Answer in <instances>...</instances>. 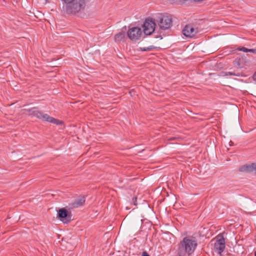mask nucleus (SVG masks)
<instances>
[{"label": "nucleus", "instance_id": "obj_1", "mask_svg": "<svg viewBox=\"0 0 256 256\" xmlns=\"http://www.w3.org/2000/svg\"><path fill=\"white\" fill-rule=\"evenodd\" d=\"M180 253L182 256H190L195 250L197 241L192 236H186L180 242Z\"/></svg>", "mask_w": 256, "mask_h": 256}, {"label": "nucleus", "instance_id": "obj_2", "mask_svg": "<svg viewBox=\"0 0 256 256\" xmlns=\"http://www.w3.org/2000/svg\"><path fill=\"white\" fill-rule=\"evenodd\" d=\"M66 13L74 15L80 11V0H62Z\"/></svg>", "mask_w": 256, "mask_h": 256}, {"label": "nucleus", "instance_id": "obj_3", "mask_svg": "<svg viewBox=\"0 0 256 256\" xmlns=\"http://www.w3.org/2000/svg\"><path fill=\"white\" fill-rule=\"evenodd\" d=\"M28 114L30 116H34L38 118L42 119L43 120H46L47 122L55 124H62V122L60 121L59 120L54 118L50 116L47 114H44L40 112H39L35 108H32V109H30L27 110Z\"/></svg>", "mask_w": 256, "mask_h": 256}, {"label": "nucleus", "instance_id": "obj_4", "mask_svg": "<svg viewBox=\"0 0 256 256\" xmlns=\"http://www.w3.org/2000/svg\"><path fill=\"white\" fill-rule=\"evenodd\" d=\"M157 22L160 28L164 30L168 29L172 26V18L160 14Z\"/></svg>", "mask_w": 256, "mask_h": 256}, {"label": "nucleus", "instance_id": "obj_5", "mask_svg": "<svg viewBox=\"0 0 256 256\" xmlns=\"http://www.w3.org/2000/svg\"><path fill=\"white\" fill-rule=\"evenodd\" d=\"M226 247V242L222 236L218 235L214 244V250L215 252L221 254L224 250Z\"/></svg>", "mask_w": 256, "mask_h": 256}, {"label": "nucleus", "instance_id": "obj_6", "mask_svg": "<svg viewBox=\"0 0 256 256\" xmlns=\"http://www.w3.org/2000/svg\"><path fill=\"white\" fill-rule=\"evenodd\" d=\"M144 32L146 35H150L154 30L156 23L152 18L146 20L144 25Z\"/></svg>", "mask_w": 256, "mask_h": 256}, {"label": "nucleus", "instance_id": "obj_7", "mask_svg": "<svg viewBox=\"0 0 256 256\" xmlns=\"http://www.w3.org/2000/svg\"><path fill=\"white\" fill-rule=\"evenodd\" d=\"M127 34L130 39L132 40H136L140 38L142 34L141 28L138 27H133L130 28Z\"/></svg>", "mask_w": 256, "mask_h": 256}, {"label": "nucleus", "instance_id": "obj_8", "mask_svg": "<svg viewBox=\"0 0 256 256\" xmlns=\"http://www.w3.org/2000/svg\"><path fill=\"white\" fill-rule=\"evenodd\" d=\"M183 34L188 38H193L198 33V28H194L191 24L186 25L182 30Z\"/></svg>", "mask_w": 256, "mask_h": 256}, {"label": "nucleus", "instance_id": "obj_9", "mask_svg": "<svg viewBox=\"0 0 256 256\" xmlns=\"http://www.w3.org/2000/svg\"><path fill=\"white\" fill-rule=\"evenodd\" d=\"M58 216L59 218L65 224L68 222L70 220V218L68 215V212L64 208H62L58 210Z\"/></svg>", "mask_w": 256, "mask_h": 256}, {"label": "nucleus", "instance_id": "obj_10", "mask_svg": "<svg viewBox=\"0 0 256 256\" xmlns=\"http://www.w3.org/2000/svg\"><path fill=\"white\" fill-rule=\"evenodd\" d=\"M239 170L242 172H252L256 175V164L244 165L240 168Z\"/></svg>", "mask_w": 256, "mask_h": 256}, {"label": "nucleus", "instance_id": "obj_11", "mask_svg": "<svg viewBox=\"0 0 256 256\" xmlns=\"http://www.w3.org/2000/svg\"><path fill=\"white\" fill-rule=\"evenodd\" d=\"M125 38V34L124 32H120L114 36V40L116 42H119L124 40Z\"/></svg>", "mask_w": 256, "mask_h": 256}, {"label": "nucleus", "instance_id": "obj_12", "mask_svg": "<svg viewBox=\"0 0 256 256\" xmlns=\"http://www.w3.org/2000/svg\"><path fill=\"white\" fill-rule=\"evenodd\" d=\"M156 48V47L154 46H150L148 47L140 48V50L142 52L144 51H151Z\"/></svg>", "mask_w": 256, "mask_h": 256}, {"label": "nucleus", "instance_id": "obj_13", "mask_svg": "<svg viewBox=\"0 0 256 256\" xmlns=\"http://www.w3.org/2000/svg\"><path fill=\"white\" fill-rule=\"evenodd\" d=\"M224 76H240V73L236 74L235 72H224Z\"/></svg>", "mask_w": 256, "mask_h": 256}, {"label": "nucleus", "instance_id": "obj_14", "mask_svg": "<svg viewBox=\"0 0 256 256\" xmlns=\"http://www.w3.org/2000/svg\"><path fill=\"white\" fill-rule=\"evenodd\" d=\"M243 57H242L241 58H240L238 60V65L241 67L243 66Z\"/></svg>", "mask_w": 256, "mask_h": 256}, {"label": "nucleus", "instance_id": "obj_15", "mask_svg": "<svg viewBox=\"0 0 256 256\" xmlns=\"http://www.w3.org/2000/svg\"><path fill=\"white\" fill-rule=\"evenodd\" d=\"M238 50L242 51L245 52H249L250 49L247 48L245 47H242L238 49Z\"/></svg>", "mask_w": 256, "mask_h": 256}, {"label": "nucleus", "instance_id": "obj_16", "mask_svg": "<svg viewBox=\"0 0 256 256\" xmlns=\"http://www.w3.org/2000/svg\"><path fill=\"white\" fill-rule=\"evenodd\" d=\"M90 0H81V10L84 9L85 7L86 4H85V1L88 2Z\"/></svg>", "mask_w": 256, "mask_h": 256}, {"label": "nucleus", "instance_id": "obj_17", "mask_svg": "<svg viewBox=\"0 0 256 256\" xmlns=\"http://www.w3.org/2000/svg\"><path fill=\"white\" fill-rule=\"evenodd\" d=\"M142 256H150L146 252H144Z\"/></svg>", "mask_w": 256, "mask_h": 256}, {"label": "nucleus", "instance_id": "obj_18", "mask_svg": "<svg viewBox=\"0 0 256 256\" xmlns=\"http://www.w3.org/2000/svg\"><path fill=\"white\" fill-rule=\"evenodd\" d=\"M249 52L256 54V49H250Z\"/></svg>", "mask_w": 256, "mask_h": 256}, {"label": "nucleus", "instance_id": "obj_19", "mask_svg": "<svg viewBox=\"0 0 256 256\" xmlns=\"http://www.w3.org/2000/svg\"><path fill=\"white\" fill-rule=\"evenodd\" d=\"M85 202V200H84V197L83 196L82 198H81V206L84 204V203Z\"/></svg>", "mask_w": 256, "mask_h": 256}, {"label": "nucleus", "instance_id": "obj_20", "mask_svg": "<svg viewBox=\"0 0 256 256\" xmlns=\"http://www.w3.org/2000/svg\"><path fill=\"white\" fill-rule=\"evenodd\" d=\"M136 200H137V198H136V197L134 198H132V200H133L134 204V205H136V206L137 204L136 203Z\"/></svg>", "mask_w": 256, "mask_h": 256}, {"label": "nucleus", "instance_id": "obj_21", "mask_svg": "<svg viewBox=\"0 0 256 256\" xmlns=\"http://www.w3.org/2000/svg\"><path fill=\"white\" fill-rule=\"evenodd\" d=\"M252 78L253 79L256 81V72H254V74L253 76H252Z\"/></svg>", "mask_w": 256, "mask_h": 256}, {"label": "nucleus", "instance_id": "obj_22", "mask_svg": "<svg viewBox=\"0 0 256 256\" xmlns=\"http://www.w3.org/2000/svg\"><path fill=\"white\" fill-rule=\"evenodd\" d=\"M247 62H248L245 61V62H244V64L246 65Z\"/></svg>", "mask_w": 256, "mask_h": 256}, {"label": "nucleus", "instance_id": "obj_23", "mask_svg": "<svg viewBox=\"0 0 256 256\" xmlns=\"http://www.w3.org/2000/svg\"><path fill=\"white\" fill-rule=\"evenodd\" d=\"M254 255H255V256H256V251L254 252Z\"/></svg>", "mask_w": 256, "mask_h": 256}, {"label": "nucleus", "instance_id": "obj_24", "mask_svg": "<svg viewBox=\"0 0 256 256\" xmlns=\"http://www.w3.org/2000/svg\"><path fill=\"white\" fill-rule=\"evenodd\" d=\"M179 256H182V255H180Z\"/></svg>", "mask_w": 256, "mask_h": 256}]
</instances>
